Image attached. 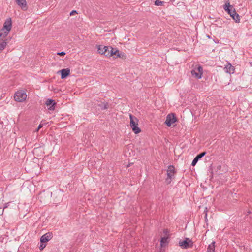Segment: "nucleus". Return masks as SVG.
<instances>
[{
    "label": "nucleus",
    "mask_w": 252,
    "mask_h": 252,
    "mask_svg": "<svg viewBox=\"0 0 252 252\" xmlns=\"http://www.w3.org/2000/svg\"><path fill=\"white\" fill-rule=\"evenodd\" d=\"M6 34V29L4 28L2 29L0 31V38L2 37H5L7 35H5Z\"/></svg>",
    "instance_id": "nucleus-19"
},
{
    "label": "nucleus",
    "mask_w": 252,
    "mask_h": 252,
    "mask_svg": "<svg viewBox=\"0 0 252 252\" xmlns=\"http://www.w3.org/2000/svg\"><path fill=\"white\" fill-rule=\"evenodd\" d=\"M61 75V78L64 79L70 74V69L69 68L63 69L58 71Z\"/></svg>",
    "instance_id": "nucleus-15"
},
{
    "label": "nucleus",
    "mask_w": 252,
    "mask_h": 252,
    "mask_svg": "<svg viewBox=\"0 0 252 252\" xmlns=\"http://www.w3.org/2000/svg\"><path fill=\"white\" fill-rule=\"evenodd\" d=\"M169 237H163L161 238L160 240V246L162 247H165L168 243L167 240Z\"/></svg>",
    "instance_id": "nucleus-18"
},
{
    "label": "nucleus",
    "mask_w": 252,
    "mask_h": 252,
    "mask_svg": "<svg viewBox=\"0 0 252 252\" xmlns=\"http://www.w3.org/2000/svg\"><path fill=\"white\" fill-rule=\"evenodd\" d=\"M45 124H46V123L45 122H43V121H42L38 126L37 131H38L41 127H43V125Z\"/></svg>",
    "instance_id": "nucleus-24"
},
{
    "label": "nucleus",
    "mask_w": 252,
    "mask_h": 252,
    "mask_svg": "<svg viewBox=\"0 0 252 252\" xmlns=\"http://www.w3.org/2000/svg\"><path fill=\"white\" fill-rule=\"evenodd\" d=\"M45 104L47 106L48 110L50 111H53L55 110V106L57 105V103L55 102L54 100L48 98L46 100Z\"/></svg>",
    "instance_id": "nucleus-9"
},
{
    "label": "nucleus",
    "mask_w": 252,
    "mask_h": 252,
    "mask_svg": "<svg viewBox=\"0 0 252 252\" xmlns=\"http://www.w3.org/2000/svg\"><path fill=\"white\" fill-rule=\"evenodd\" d=\"M177 120V119L175 114H169L166 117L165 124L168 126H170L176 122Z\"/></svg>",
    "instance_id": "nucleus-8"
},
{
    "label": "nucleus",
    "mask_w": 252,
    "mask_h": 252,
    "mask_svg": "<svg viewBox=\"0 0 252 252\" xmlns=\"http://www.w3.org/2000/svg\"><path fill=\"white\" fill-rule=\"evenodd\" d=\"M175 173L174 167L173 165H169L167 170V178L166 179L167 184H169L171 182L172 179L174 178Z\"/></svg>",
    "instance_id": "nucleus-3"
},
{
    "label": "nucleus",
    "mask_w": 252,
    "mask_h": 252,
    "mask_svg": "<svg viewBox=\"0 0 252 252\" xmlns=\"http://www.w3.org/2000/svg\"><path fill=\"white\" fill-rule=\"evenodd\" d=\"M251 211H249L247 212V215L250 214H251Z\"/></svg>",
    "instance_id": "nucleus-31"
},
{
    "label": "nucleus",
    "mask_w": 252,
    "mask_h": 252,
    "mask_svg": "<svg viewBox=\"0 0 252 252\" xmlns=\"http://www.w3.org/2000/svg\"><path fill=\"white\" fill-rule=\"evenodd\" d=\"M124 56H125L124 53H123L122 52H120L119 50H118V53H117L116 54L114 55L113 57L114 58H118V57L123 58Z\"/></svg>",
    "instance_id": "nucleus-21"
},
{
    "label": "nucleus",
    "mask_w": 252,
    "mask_h": 252,
    "mask_svg": "<svg viewBox=\"0 0 252 252\" xmlns=\"http://www.w3.org/2000/svg\"><path fill=\"white\" fill-rule=\"evenodd\" d=\"M207 37H208V38H210V36H209V35H207Z\"/></svg>",
    "instance_id": "nucleus-32"
},
{
    "label": "nucleus",
    "mask_w": 252,
    "mask_h": 252,
    "mask_svg": "<svg viewBox=\"0 0 252 252\" xmlns=\"http://www.w3.org/2000/svg\"><path fill=\"white\" fill-rule=\"evenodd\" d=\"M104 46L103 45H98L97 46V51L98 52L102 55H104V51L103 49V47Z\"/></svg>",
    "instance_id": "nucleus-20"
},
{
    "label": "nucleus",
    "mask_w": 252,
    "mask_h": 252,
    "mask_svg": "<svg viewBox=\"0 0 252 252\" xmlns=\"http://www.w3.org/2000/svg\"><path fill=\"white\" fill-rule=\"evenodd\" d=\"M103 49L104 51V55L108 57L113 56L114 55L118 52V50L117 48H113L111 46H104Z\"/></svg>",
    "instance_id": "nucleus-4"
},
{
    "label": "nucleus",
    "mask_w": 252,
    "mask_h": 252,
    "mask_svg": "<svg viewBox=\"0 0 252 252\" xmlns=\"http://www.w3.org/2000/svg\"><path fill=\"white\" fill-rule=\"evenodd\" d=\"M179 245L182 248L188 249L193 247V242L189 238H186L183 241H180Z\"/></svg>",
    "instance_id": "nucleus-5"
},
{
    "label": "nucleus",
    "mask_w": 252,
    "mask_h": 252,
    "mask_svg": "<svg viewBox=\"0 0 252 252\" xmlns=\"http://www.w3.org/2000/svg\"><path fill=\"white\" fill-rule=\"evenodd\" d=\"M169 233V230L167 229H164L163 230V233L165 235H167Z\"/></svg>",
    "instance_id": "nucleus-26"
},
{
    "label": "nucleus",
    "mask_w": 252,
    "mask_h": 252,
    "mask_svg": "<svg viewBox=\"0 0 252 252\" xmlns=\"http://www.w3.org/2000/svg\"><path fill=\"white\" fill-rule=\"evenodd\" d=\"M223 8L236 23L240 22V16L236 13V10L235 8H233V6L230 4L229 0L225 2V3L223 6Z\"/></svg>",
    "instance_id": "nucleus-1"
},
{
    "label": "nucleus",
    "mask_w": 252,
    "mask_h": 252,
    "mask_svg": "<svg viewBox=\"0 0 252 252\" xmlns=\"http://www.w3.org/2000/svg\"><path fill=\"white\" fill-rule=\"evenodd\" d=\"M224 70L226 72L231 74L234 73L235 68L230 63H227L224 68Z\"/></svg>",
    "instance_id": "nucleus-13"
},
{
    "label": "nucleus",
    "mask_w": 252,
    "mask_h": 252,
    "mask_svg": "<svg viewBox=\"0 0 252 252\" xmlns=\"http://www.w3.org/2000/svg\"><path fill=\"white\" fill-rule=\"evenodd\" d=\"M206 154V152H201L200 153H199V154H198L195 158H194L193 159V161H192V163H191V165L192 166H194L197 162H198V161L201 159L203 157H204Z\"/></svg>",
    "instance_id": "nucleus-12"
},
{
    "label": "nucleus",
    "mask_w": 252,
    "mask_h": 252,
    "mask_svg": "<svg viewBox=\"0 0 252 252\" xmlns=\"http://www.w3.org/2000/svg\"><path fill=\"white\" fill-rule=\"evenodd\" d=\"M57 54L60 56H64V55H65V53L64 52H61L58 53Z\"/></svg>",
    "instance_id": "nucleus-28"
},
{
    "label": "nucleus",
    "mask_w": 252,
    "mask_h": 252,
    "mask_svg": "<svg viewBox=\"0 0 252 252\" xmlns=\"http://www.w3.org/2000/svg\"><path fill=\"white\" fill-rule=\"evenodd\" d=\"M11 18H8L6 20L4 23L3 28L6 29V34L5 35H8L9 31L11 29Z\"/></svg>",
    "instance_id": "nucleus-11"
},
{
    "label": "nucleus",
    "mask_w": 252,
    "mask_h": 252,
    "mask_svg": "<svg viewBox=\"0 0 252 252\" xmlns=\"http://www.w3.org/2000/svg\"><path fill=\"white\" fill-rule=\"evenodd\" d=\"M221 165H218V166H217V170H220V168H221Z\"/></svg>",
    "instance_id": "nucleus-30"
},
{
    "label": "nucleus",
    "mask_w": 252,
    "mask_h": 252,
    "mask_svg": "<svg viewBox=\"0 0 252 252\" xmlns=\"http://www.w3.org/2000/svg\"><path fill=\"white\" fill-rule=\"evenodd\" d=\"M14 97L16 101L22 102L26 99L27 94L23 91H17L15 93Z\"/></svg>",
    "instance_id": "nucleus-6"
},
{
    "label": "nucleus",
    "mask_w": 252,
    "mask_h": 252,
    "mask_svg": "<svg viewBox=\"0 0 252 252\" xmlns=\"http://www.w3.org/2000/svg\"><path fill=\"white\" fill-rule=\"evenodd\" d=\"M191 73L197 79H200L203 74V68L200 65H197L195 68L192 70Z\"/></svg>",
    "instance_id": "nucleus-7"
},
{
    "label": "nucleus",
    "mask_w": 252,
    "mask_h": 252,
    "mask_svg": "<svg viewBox=\"0 0 252 252\" xmlns=\"http://www.w3.org/2000/svg\"><path fill=\"white\" fill-rule=\"evenodd\" d=\"M53 236V233L51 232H48L43 235H42L40 238V242L41 243H44L48 242L50 240Z\"/></svg>",
    "instance_id": "nucleus-10"
},
{
    "label": "nucleus",
    "mask_w": 252,
    "mask_h": 252,
    "mask_svg": "<svg viewBox=\"0 0 252 252\" xmlns=\"http://www.w3.org/2000/svg\"><path fill=\"white\" fill-rule=\"evenodd\" d=\"M215 242L213 241L207 247V252H215Z\"/></svg>",
    "instance_id": "nucleus-16"
},
{
    "label": "nucleus",
    "mask_w": 252,
    "mask_h": 252,
    "mask_svg": "<svg viewBox=\"0 0 252 252\" xmlns=\"http://www.w3.org/2000/svg\"><path fill=\"white\" fill-rule=\"evenodd\" d=\"M98 106L102 110L107 109L109 107L108 103L104 102L100 103Z\"/></svg>",
    "instance_id": "nucleus-17"
},
{
    "label": "nucleus",
    "mask_w": 252,
    "mask_h": 252,
    "mask_svg": "<svg viewBox=\"0 0 252 252\" xmlns=\"http://www.w3.org/2000/svg\"><path fill=\"white\" fill-rule=\"evenodd\" d=\"M17 4L23 10L27 9V5L26 0H15Z\"/></svg>",
    "instance_id": "nucleus-14"
},
{
    "label": "nucleus",
    "mask_w": 252,
    "mask_h": 252,
    "mask_svg": "<svg viewBox=\"0 0 252 252\" xmlns=\"http://www.w3.org/2000/svg\"><path fill=\"white\" fill-rule=\"evenodd\" d=\"M130 126L135 134H138L141 132V129L138 127V120L132 115H129Z\"/></svg>",
    "instance_id": "nucleus-2"
},
{
    "label": "nucleus",
    "mask_w": 252,
    "mask_h": 252,
    "mask_svg": "<svg viewBox=\"0 0 252 252\" xmlns=\"http://www.w3.org/2000/svg\"><path fill=\"white\" fill-rule=\"evenodd\" d=\"M180 0H173V3H174V4H178V2H179Z\"/></svg>",
    "instance_id": "nucleus-29"
},
{
    "label": "nucleus",
    "mask_w": 252,
    "mask_h": 252,
    "mask_svg": "<svg viewBox=\"0 0 252 252\" xmlns=\"http://www.w3.org/2000/svg\"><path fill=\"white\" fill-rule=\"evenodd\" d=\"M46 247V245L45 244H44L43 243H41L40 246H39V249L40 250H43L45 247Z\"/></svg>",
    "instance_id": "nucleus-25"
},
{
    "label": "nucleus",
    "mask_w": 252,
    "mask_h": 252,
    "mask_svg": "<svg viewBox=\"0 0 252 252\" xmlns=\"http://www.w3.org/2000/svg\"><path fill=\"white\" fill-rule=\"evenodd\" d=\"M164 1L159 0H156L155 1V5L156 6H162L164 4Z\"/></svg>",
    "instance_id": "nucleus-23"
},
{
    "label": "nucleus",
    "mask_w": 252,
    "mask_h": 252,
    "mask_svg": "<svg viewBox=\"0 0 252 252\" xmlns=\"http://www.w3.org/2000/svg\"><path fill=\"white\" fill-rule=\"evenodd\" d=\"M76 13H77V12L76 10H72V11L70 12V15H71V16L73 15Z\"/></svg>",
    "instance_id": "nucleus-27"
},
{
    "label": "nucleus",
    "mask_w": 252,
    "mask_h": 252,
    "mask_svg": "<svg viewBox=\"0 0 252 252\" xmlns=\"http://www.w3.org/2000/svg\"><path fill=\"white\" fill-rule=\"evenodd\" d=\"M7 45L6 42L5 41H3L1 43H0V52L2 51Z\"/></svg>",
    "instance_id": "nucleus-22"
}]
</instances>
